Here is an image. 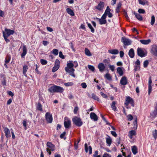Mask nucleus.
Segmentation results:
<instances>
[{"label":"nucleus","mask_w":157,"mask_h":157,"mask_svg":"<svg viewBox=\"0 0 157 157\" xmlns=\"http://www.w3.org/2000/svg\"><path fill=\"white\" fill-rule=\"evenodd\" d=\"M121 41L125 46H128L131 44L132 41L129 39L125 37H122Z\"/></svg>","instance_id":"7"},{"label":"nucleus","mask_w":157,"mask_h":157,"mask_svg":"<svg viewBox=\"0 0 157 157\" xmlns=\"http://www.w3.org/2000/svg\"><path fill=\"white\" fill-rule=\"evenodd\" d=\"M81 86L82 87V88L84 89H85L87 87V85L86 83L85 82H82L81 84Z\"/></svg>","instance_id":"55"},{"label":"nucleus","mask_w":157,"mask_h":157,"mask_svg":"<svg viewBox=\"0 0 157 157\" xmlns=\"http://www.w3.org/2000/svg\"><path fill=\"white\" fill-rule=\"evenodd\" d=\"M52 53L55 56H57L58 54V49H54L52 50Z\"/></svg>","instance_id":"41"},{"label":"nucleus","mask_w":157,"mask_h":157,"mask_svg":"<svg viewBox=\"0 0 157 157\" xmlns=\"http://www.w3.org/2000/svg\"><path fill=\"white\" fill-rule=\"evenodd\" d=\"M134 14L135 15V17L137 19L140 21L142 20L143 17L140 15L139 13H136L135 12H134Z\"/></svg>","instance_id":"30"},{"label":"nucleus","mask_w":157,"mask_h":157,"mask_svg":"<svg viewBox=\"0 0 157 157\" xmlns=\"http://www.w3.org/2000/svg\"><path fill=\"white\" fill-rule=\"evenodd\" d=\"M66 11L67 13L71 16H74L75 15L74 12L73 10L69 8H67Z\"/></svg>","instance_id":"25"},{"label":"nucleus","mask_w":157,"mask_h":157,"mask_svg":"<svg viewBox=\"0 0 157 157\" xmlns=\"http://www.w3.org/2000/svg\"><path fill=\"white\" fill-rule=\"evenodd\" d=\"M132 151L134 155H136L138 152L137 147L136 146H132Z\"/></svg>","instance_id":"26"},{"label":"nucleus","mask_w":157,"mask_h":157,"mask_svg":"<svg viewBox=\"0 0 157 157\" xmlns=\"http://www.w3.org/2000/svg\"><path fill=\"white\" fill-rule=\"evenodd\" d=\"M3 36L5 41L6 42V43H8L10 42V40L8 39V36H6L5 35V36L4 35H3Z\"/></svg>","instance_id":"52"},{"label":"nucleus","mask_w":157,"mask_h":157,"mask_svg":"<svg viewBox=\"0 0 157 157\" xmlns=\"http://www.w3.org/2000/svg\"><path fill=\"white\" fill-rule=\"evenodd\" d=\"M105 5L104 3L103 2H100L98 6L95 7V8L98 10H102Z\"/></svg>","instance_id":"13"},{"label":"nucleus","mask_w":157,"mask_h":157,"mask_svg":"<svg viewBox=\"0 0 157 157\" xmlns=\"http://www.w3.org/2000/svg\"><path fill=\"white\" fill-rule=\"evenodd\" d=\"M10 59V58L9 57H7L5 60V63H8L9 62Z\"/></svg>","instance_id":"53"},{"label":"nucleus","mask_w":157,"mask_h":157,"mask_svg":"<svg viewBox=\"0 0 157 157\" xmlns=\"http://www.w3.org/2000/svg\"><path fill=\"white\" fill-rule=\"evenodd\" d=\"M120 83L122 85H125L127 83V80L126 77H123L120 81Z\"/></svg>","instance_id":"17"},{"label":"nucleus","mask_w":157,"mask_h":157,"mask_svg":"<svg viewBox=\"0 0 157 157\" xmlns=\"http://www.w3.org/2000/svg\"><path fill=\"white\" fill-rule=\"evenodd\" d=\"M5 31L3 32V35L9 36L10 35L13 34L14 31V30L6 28L5 29Z\"/></svg>","instance_id":"11"},{"label":"nucleus","mask_w":157,"mask_h":157,"mask_svg":"<svg viewBox=\"0 0 157 157\" xmlns=\"http://www.w3.org/2000/svg\"><path fill=\"white\" fill-rule=\"evenodd\" d=\"M85 54L88 56H92V54L89 50L87 48H85Z\"/></svg>","instance_id":"33"},{"label":"nucleus","mask_w":157,"mask_h":157,"mask_svg":"<svg viewBox=\"0 0 157 157\" xmlns=\"http://www.w3.org/2000/svg\"><path fill=\"white\" fill-rule=\"evenodd\" d=\"M23 52L21 54V57H23L25 56L27 53V49L25 46L24 45L23 47Z\"/></svg>","instance_id":"24"},{"label":"nucleus","mask_w":157,"mask_h":157,"mask_svg":"<svg viewBox=\"0 0 157 157\" xmlns=\"http://www.w3.org/2000/svg\"><path fill=\"white\" fill-rule=\"evenodd\" d=\"M137 53L138 55L141 57H145L147 55V53L145 49L140 48H138L137 49Z\"/></svg>","instance_id":"6"},{"label":"nucleus","mask_w":157,"mask_h":157,"mask_svg":"<svg viewBox=\"0 0 157 157\" xmlns=\"http://www.w3.org/2000/svg\"><path fill=\"white\" fill-rule=\"evenodd\" d=\"M124 55V53L123 51H121L120 52V56L121 58H122L123 57Z\"/></svg>","instance_id":"62"},{"label":"nucleus","mask_w":157,"mask_h":157,"mask_svg":"<svg viewBox=\"0 0 157 157\" xmlns=\"http://www.w3.org/2000/svg\"><path fill=\"white\" fill-rule=\"evenodd\" d=\"M136 134V132L135 131L132 130L130 131L128 133V136L131 139H132V136Z\"/></svg>","instance_id":"23"},{"label":"nucleus","mask_w":157,"mask_h":157,"mask_svg":"<svg viewBox=\"0 0 157 157\" xmlns=\"http://www.w3.org/2000/svg\"><path fill=\"white\" fill-rule=\"evenodd\" d=\"M127 119L128 121H131L133 119V117L131 114H129L127 116Z\"/></svg>","instance_id":"47"},{"label":"nucleus","mask_w":157,"mask_h":157,"mask_svg":"<svg viewBox=\"0 0 157 157\" xmlns=\"http://www.w3.org/2000/svg\"><path fill=\"white\" fill-rule=\"evenodd\" d=\"M100 94L101 96L104 98H107L108 97L106 94H105L102 92H100Z\"/></svg>","instance_id":"56"},{"label":"nucleus","mask_w":157,"mask_h":157,"mask_svg":"<svg viewBox=\"0 0 157 157\" xmlns=\"http://www.w3.org/2000/svg\"><path fill=\"white\" fill-rule=\"evenodd\" d=\"M40 62L43 65H45L47 64V61L44 59H41L40 60Z\"/></svg>","instance_id":"43"},{"label":"nucleus","mask_w":157,"mask_h":157,"mask_svg":"<svg viewBox=\"0 0 157 157\" xmlns=\"http://www.w3.org/2000/svg\"><path fill=\"white\" fill-rule=\"evenodd\" d=\"M152 134L153 137L155 138V139L156 140L157 138V130L155 129L154 131H153L152 132Z\"/></svg>","instance_id":"37"},{"label":"nucleus","mask_w":157,"mask_h":157,"mask_svg":"<svg viewBox=\"0 0 157 157\" xmlns=\"http://www.w3.org/2000/svg\"><path fill=\"white\" fill-rule=\"evenodd\" d=\"M124 68L123 67H119L117 68V72L119 74L120 76H122L124 74L122 69Z\"/></svg>","instance_id":"19"},{"label":"nucleus","mask_w":157,"mask_h":157,"mask_svg":"<svg viewBox=\"0 0 157 157\" xmlns=\"http://www.w3.org/2000/svg\"><path fill=\"white\" fill-rule=\"evenodd\" d=\"M133 124L134 125V128L136 129L137 127V118L136 117L135 120L133 122Z\"/></svg>","instance_id":"38"},{"label":"nucleus","mask_w":157,"mask_h":157,"mask_svg":"<svg viewBox=\"0 0 157 157\" xmlns=\"http://www.w3.org/2000/svg\"><path fill=\"white\" fill-rule=\"evenodd\" d=\"M49 92L51 93H62L64 91L63 87L59 86L54 85L49 87L48 90Z\"/></svg>","instance_id":"2"},{"label":"nucleus","mask_w":157,"mask_h":157,"mask_svg":"<svg viewBox=\"0 0 157 157\" xmlns=\"http://www.w3.org/2000/svg\"><path fill=\"white\" fill-rule=\"evenodd\" d=\"M109 69L112 72H113L115 70V67L114 65H111L110 64L108 66Z\"/></svg>","instance_id":"40"},{"label":"nucleus","mask_w":157,"mask_h":157,"mask_svg":"<svg viewBox=\"0 0 157 157\" xmlns=\"http://www.w3.org/2000/svg\"><path fill=\"white\" fill-rule=\"evenodd\" d=\"M124 13L125 17L127 19H128V18H129V17H128V15L127 12L125 11V10H124Z\"/></svg>","instance_id":"63"},{"label":"nucleus","mask_w":157,"mask_h":157,"mask_svg":"<svg viewBox=\"0 0 157 157\" xmlns=\"http://www.w3.org/2000/svg\"><path fill=\"white\" fill-rule=\"evenodd\" d=\"M106 142L108 144V145L110 146L112 143V140L111 137L108 136V137L106 138Z\"/></svg>","instance_id":"27"},{"label":"nucleus","mask_w":157,"mask_h":157,"mask_svg":"<svg viewBox=\"0 0 157 157\" xmlns=\"http://www.w3.org/2000/svg\"><path fill=\"white\" fill-rule=\"evenodd\" d=\"M78 109V108L77 106L75 107L74 110V114H76Z\"/></svg>","instance_id":"57"},{"label":"nucleus","mask_w":157,"mask_h":157,"mask_svg":"<svg viewBox=\"0 0 157 157\" xmlns=\"http://www.w3.org/2000/svg\"><path fill=\"white\" fill-rule=\"evenodd\" d=\"M155 19L154 15H152L151 17V25H153L155 22Z\"/></svg>","instance_id":"42"},{"label":"nucleus","mask_w":157,"mask_h":157,"mask_svg":"<svg viewBox=\"0 0 157 157\" xmlns=\"http://www.w3.org/2000/svg\"><path fill=\"white\" fill-rule=\"evenodd\" d=\"M45 117L48 123H51L52 121V115L49 112H47L45 115Z\"/></svg>","instance_id":"8"},{"label":"nucleus","mask_w":157,"mask_h":157,"mask_svg":"<svg viewBox=\"0 0 157 157\" xmlns=\"http://www.w3.org/2000/svg\"><path fill=\"white\" fill-rule=\"evenodd\" d=\"M151 115L153 118H155L157 116V112L154 110V111L151 114Z\"/></svg>","instance_id":"49"},{"label":"nucleus","mask_w":157,"mask_h":157,"mask_svg":"<svg viewBox=\"0 0 157 157\" xmlns=\"http://www.w3.org/2000/svg\"><path fill=\"white\" fill-rule=\"evenodd\" d=\"M149 64L148 61L147 60H146L144 62V67L145 68L147 67Z\"/></svg>","instance_id":"48"},{"label":"nucleus","mask_w":157,"mask_h":157,"mask_svg":"<svg viewBox=\"0 0 157 157\" xmlns=\"http://www.w3.org/2000/svg\"><path fill=\"white\" fill-rule=\"evenodd\" d=\"M98 68L101 72H103L105 68V66L103 63H101L98 64Z\"/></svg>","instance_id":"15"},{"label":"nucleus","mask_w":157,"mask_h":157,"mask_svg":"<svg viewBox=\"0 0 157 157\" xmlns=\"http://www.w3.org/2000/svg\"><path fill=\"white\" fill-rule=\"evenodd\" d=\"M128 55L131 58H133L134 57L135 53L134 49L132 48H131L128 52Z\"/></svg>","instance_id":"22"},{"label":"nucleus","mask_w":157,"mask_h":157,"mask_svg":"<svg viewBox=\"0 0 157 157\" xmlns=\"http://www.w3.org/2000/svg\"><path fill=\"white\" fill-rule=\"evenodd\" d=\"M140 41L143 44L147 45L149 44L151 42V40L150 39L147 40H140Z\"/></svg>","instance_id":"20"},{"label":"nucleus","mask_w":157,"mask_h":157,"mask_svg":"<svg viewBox=\"0 0 157 157\" xmlns=\"http://www.w3.org/2000/svg\"><path fill=\"white\" fill-rule=\"evenodd\" d=\"M22 124H23V125L25 127V130L26 129H27V128H26L27 122H26V121L25 120H24L23 121Z\"/></svg>","instance_id":"54"},{"label":"nucleus","mask_w":157,"mask_h":157,"mask_svg":"<svg viewBox=\"0 0 157 157\" xmlns=\"http://www.w3.org/2000/svg\"><path fill=\"white\" fill-rule=\"evenodd\" d=\"M64 124L66 128H68L71 126V121L67 117H65L64 118Z\"/></svg>","instance_id":"9"},{"label":"nucleus","mask_w":157,"mask_h":157,"mask_svg":"<svg viewBox=\"0 0 157 157\" xmlns=\"http://www.w3.org/2000/svg\"><path fill=\"white\" fill-rule=\"evenodd\" d=\"M92 98L94 100H97L98 101H100V99L94 93L92 94Z\"/></svg>","instance_id":"36"},{"label":"nucleus","mask_w":157,"mask_h":157,"mask_svg":"<svg viewBox=\"0 0 157 157\" xmlns=\"http://www.w3.org/2000/svg\"><path fill=\"white\" fill-rule=\"evenodd\" d=\"M110 61L109 59H105L103 61V63H105V65H107L108 66L109 64H110Z\"/></svg>","instance_id":"39"},{"label":"nucleus","mask_w":157,"mask_h":157,"mask_svg":"<svg viewBox=\"0 0 157 157\" xmlns=\"http://www.w3.org/2000/svg\"><path fill=\"white\" fill-rule=\"evenodd\" d=\"M124 104L127 109L129 108L128 106L129 104H130L133 107H134V102L133 99L129 96L126 97V99Z\"/></svg>","instance_id":"4"},{"label":"nucleus","mask_w":157,"mask_h":157,"mask_svg":"<svg viewBox=\"0 0 157 157\" xmlns=\"http://www.w3.org/2000/svg\"><path fill=\"white\" fill-rule=\"evenodd\" d=\"M36 108L38 110L41 111H42V106L39 102H38V104L36 105Z\"/></svg>","instance_id":"31"},{"label":"nucleus","mask_w":157,"mask_h":157,"mask_svg":"<svg viewBox=\"0 0 157 157\" xmlns=\"http://www.w3.org/2000/svg\"><path fill=\"white\" fill-rule=\"evenodd\" d=\"M90 118L91 119L94 121H96L98 119V116L94 112H91L90 114Z\"/></svg>","instance_id":"16"},{"label":"nucleus","mask_w":157,"mask_h":157,"mask_svg":"<svg viewBox=\"0 0 157 157\" xmlns=\"http://www.w3.org/2000/svg\"><path fill=\"white\" fill-rule=\"evenodd\" d=\"M148 94L149 95L152 91V86L151 85H148Z\"/></svg>","instance_id":"50"},{"label":"nucleus","mask_w":157,"mask_h":157,"mask_svg":"<svg viewBox=\"0 0 157 157\" xmlns=\"http://www.w3.org/2000/svg\"><path fill=\"white\" fill-rule=\"evenodd\" d=\"M104 77L109 81L112 80V76L109 73L106 74L104 75Z\"/></svg>","instance_id":"34"},{"label":"nucleus","mask_w":157,"mask_h":157,"mask_svg":"<svg viewBox=\"0 0 157 157\" xmlns=\"http://www.w3.org/2000/svg\"><path fill=\"white\" fill-rule=\"evenodd\" d=\"M135 65L140 66V60L138 59H137L135 62Z\"/></svg>","instance_id":"61"},{"label":"nucleus","mask_w":157,"mask_h":157,"mask_svg":"<svg viewBox=\"0 0 157 157\" xmlns=\"http://www.w3.org/2000/svg\"><path fill=\"white\" fill-rule=\"evenodd\" d=\"M108 52L109 53L113 55H116L119 53L118 50L117 49L109 50Z\"/></svg>","instance_id":"21"},{"label":"nucleus","mask_w":157,"mask_h":157,"mask_svg":"<svg viewBox=\"0 0 157 157\" xmlns=\"http://www.w3.org/2000/svg\"><path fill=\"white\" fill-rule=\"evenodd\" d=\"M59 57L63 59L64 58V56L63 55L62 52H59Z\"/></svg>","instance_id":"60"},{"label":"nucleus","mask_w":157,"mask_h":157,"mask_svg":"<svg viewBox=\"0 0 157 157\" xmlns=\"http://www.w3.org/2000/svg\"><path fill=\"white\" fill-rule=\"evenodd\" d=\"M140 69V66H138V65H135V67L134 68V70L135 71H136Z\"/></svg>","instance_id":"64"},{"label":"nucleus","mask_w":157,"mask_h":157,"mask_svg":"<svg viewBox=\"0 0 157 157\" xmlns=\"http://www.w3.org/2000/svg\"><path fill=\"white\" fill-rule=\"evenodd\" d=\"M111 133L113 136L115 137H116L117 136V133L115 131H111Z\"/></svg>","instance_id":"59"},{"label":"nucleus","mask_w":157,"mask_h":157,"mask_svg":"<svg viewBox=\"0 0 157 157\" xmlns=\"http://www.w3.org/2000/svg\"><path fill=\"white\" fill-rule=\"evenodd\" d=\"M94 20H98L101 25L105 24L107 23V21L106 19H103L101 18H99L98 17L94 18Z\"/></svg>","instance_id":"18"},{"label":"nucleus","mask_w":157,"mask_h":157,"mask_svg":"<svg viewBox=\"0 0 157 157\" xmlns=\"http://www.w3.org/2000/svg\"><path fill=\"white\" fill-rule=\"evenodd\" d=\"M138 12L140 13H145V11L144 10L140 9L138 10Z\"/></svg>","instance_id":"51"},{"label":"nucleus","mask_w":157,"mask_h":157,"mask_svg":"<svg viewBox=\"0 0 157 157\" xmlns=\"http://www.w3.org/2000/svg\"><path fill=\"white\" fill-rule=\"evenodd\" d=\"M72 61H69L67 62V67L65 68V71L68 73L70 75L75 78V75L74 74V72L75 71L73 68L74 66L73 63Z\"/></svg>","instance_id":"1"},{"label":"nucleus","mask_w":157,"mask_h":157,"mask_svg":"<svg viewBox=\"0 0 157 157\" xmlns=\"http://www.w3.org/2000/svg\"><path fill=\"white\" fill-rule=\"evenodd\" d=\"M117 102L115 101H113L112 103L111 104V106L112 109L114 111H117V107H116L115 105L116 104Z\"/></svg>","instance_id":"28"},{"label":"nucleus","mask_w":157,"mask_h":157,"mask_svg":"<svg viewBox=\"0 0 157 157\" xmlns=\"http://www.w3.org/2000/svg\"><path fill=\"white\" fill-rule=\"evenodd\" d=\"M102 157H111V155L108 153H105Z\"/></svg>","instance_id":"58"},{"label":"nucleus","mask_w":157,"mask_h":157,"mask_svg":"<svg viewBox=\"0 0 157 157\" xmlns=\"http://www.w3.org/2000/svg\"><path fill=\"white\" fill-rule=\"evenodd\" d=\"M56 149L55 145L51 142H48L46 144V150L49 155L51 154V151H54Z\"/></svg>","instance_id":"3"},{"label":"nucleus","mask_w":157,"mask_h":157,"mask_svg":"<svg viewBox=\"0 0 157 157\" xmlns=\"http://www.w3.org/2000/svg\"><path fill=\"white\" fill-rule=\"evenodd\" d=\"M86 23L88 27L90 29L91 32L92 33H94V29L92 26L88 22H86Z\"/></svg>","instance_id":"35"},{"label":"nucleus","mask_w":157,"mask_h":157,"mask_svg":"<svg viewBox=\"0 0 157 157\" xmlns=\"http://www.w3.org/2000/svg\"><path fill=\"white\" fill-rule=\"evenodd\" d=\"M151 52L154 55L157 56V45L154 44L151 46Z\"/></svg>","instance_id":"12"},{"label":"nucleus","mask_w":157,"mask_h":157,"mask_svg":"<svg viewBox=\"0 0 157 157\" xmlns=\"http://www.w3.org/2000/svg\"><path fill=\"white\" fill-rule=\"evenodd\" d=\"M88 68L92 71H94L95 70L94 67L92 65H88Z\"/></svg>","instance_id":"45"},{"label":"nucleus","mask_w":157,"mask_h":157,"mask_svg":"<svg viewBox=\"0 0 157 157\" xmlns=\"http://www.w3.org/2000/svg\"><path fill=\"white\" fill-rule=\"evenodd\" d=\"M111 10L109 8V6H107L106 7V10H105L104 13L107 14L109 13H110Z\"/></svg>","instance_id":"46"},{"label":"nucleus","mask_w":157,"mask_h":157,"mask_svg":"<svg viewBox=\"0 0 157 157\" xmlns=\"http://www.w3.org/2000/svg\"><path fill=\"white\" fill-rule=\"evenodd\" d=\"M64 85L66 86H71L73 85V83L72 82H68L67 83H64Z\"/></svg>","instance_id":"44"},{"label":"nucleus","mask_w":157,"mask_h":157,"mask_svg":"<svg viewBox=\"0 0 157 157\" xmlns=\"http://www.w3.org/2000/svg\"><path fill=\"white\" fill-rule=\"evenodd\" d=\"M60 62L58 59H56L54 66L53 67L52 71V72H55L59 68L60 66Z\"/></svg>","instance_id":"10"},{"label":"nucleus","mask_w":157,"mask_h":157,"mask_svg":"<svg viewBox=\"0 0 157 157\" xmlns=\"http://www.w3.org/2000/svg\"><path fill=\"white\" fill-rule=\"evenodd\" d=\"M72 120L73 123L78 127H80L82 125V122L80 117H75L72 118Z\"/></svg>","instance_id":"5"},{"label":"nucleus","mask_w":157,"mask_h":157,"mask_svg":"<svg viewBox=\"0 0 157 157\" xmlns=\"http://www.w3.org/2000/svg\"><path fill=\"white\" fill-rule=\"evenodd\" d=\"M28 67L26 65H24L23 67V73L24 75L26 74V72L28 70Z\"/></svg>","instance_id":"32"},{"label":"nucleus","mask_w":157,"mask_h":157,"mask_svg":"<svg viewBox=\"0 0 157 157\" xmlns=\"http://www.w3.org/2000/svg\"><path fill=\"white\" fill-rule=\"evenodd\" d=\"M139 4L144 6L145 4L148 5V2L147 0H144L142 1V0H138Z\"/></svg>","instance_id":"29"},{"label":"nucleus","mask_w":157,"mask_h":157,"mask_svg":"<svg viewBox=\"0 0 157 157\" xmlns=\"http://www.w3.org/2000/svg\"><path fill=\"white\" fill-rule=\"evenodd\" d=\"M4 131L5 133V136L7 138H9L11 137L10 132L9 129L7 127L4 128Z\"/></svg>","instance_id":"14"}]
</instances>
